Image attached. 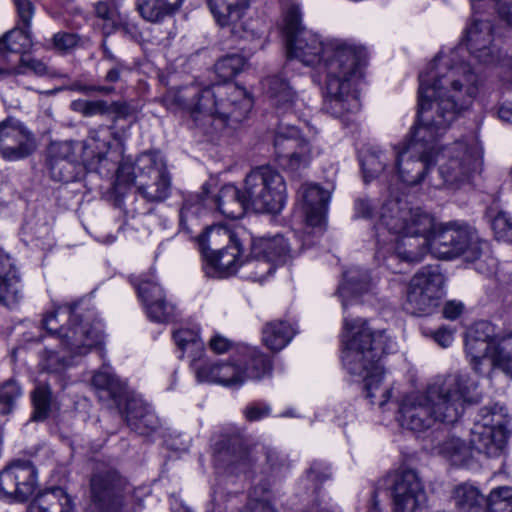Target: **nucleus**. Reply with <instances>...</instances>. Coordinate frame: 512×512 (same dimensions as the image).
<instances>
[{"mask_svg":"<svg viewBox=\"0 0 512 512\" xmlns=\"http://www.w3.org/2000/svg\"><path fill=\"white\" fill-rule=\"evenodd\" d=\"M451 499L459 512H484V505L487 504V498L480 489L469 482L456 485Z\"/></svg>","mask_w":512,"mask_h":512,"instance_id":"nucleus-33","label":"nucleus"},{"mask_svg":"<svg viewBox=\"0 0 512 512\" xmlns=\"http://www.w3.org/2000/svg\"><path fill=\"white\" fill-rule=\"evenodd\" d=\"M270 412L271 409L267 405L253 404L245 409V416L249 421H257L267 417Z\"/></svg>","mask_w":512,"mask_h":512,"instance_id":"nucleus-62","label":"nucleus"},{"mask_svg":"<svg viewBox=\"0 0 512 512\" xmlns=\"http://www.w3.org/2000/svg\"><path fill=\"white\" fill-rule=\"evenodd\" d=\"M507 437V430H494L485 425L474 424L470 434V446L472 450L494 457L503 451Z\"/></svg>","mask_w":512,"mask_h":512,"instance_id":"nucleus-27","label":"nucleus"},{"mask_svg":"<svg viewBox=\"0 0 512 512\" xmlns=\"http://www.w3.org/2000/svg\"><path fill=\"white\" fill-rule=\"evenodd\" d=\"M477 383L467 374L438 379L423 393H411L399 404L397 420L401 427L423 432L436 422L454 423L462 415L465 404L477 401Z\"/></svg>","mask_w":512,"mask_h":512,"instance_id":"nucleus-5","label":"nucleus"},{"mask_svg":"<svg viewBox=\"0 0 512 512\" xmlns=\"http://www.w3.org/2000/svg\"><path fill=\"white\" fill-rule=\"evenodd\" d=\"M47 332L56 335L64 349L79 358L101 347L102 327L92 310L79 312L78 306H55L43 318Z\"/></svg>","mask_w":512,"mask_h":512,"instance_id":"nucleus-7","label":"nucleus"},{"mask_svg":"<svg viewBox=\"0 0 512 512\" xmlns=\"http://www.w3.org/2000/svg\"><path fill=\"white\" fill-rule=\"evenodd\" d=\"M371 281L367 271L350 268L344 273V280L339 285L337 294L345 311L349 303H356L357 297L370 289Z\"/></svg>","mask_w":512,"mask_h":512,"instance_id":"nucleus-30","label":"nucleus"},{"mask_svg":"<svg viewBox=\"0 0 512 512\" xmlns=\"http://www.w3.org/2000/svg\"><path fill=\"white\" fill-rule=\"evenodd\" d=\"M483 80L458 50L439 54L419 75L418 112L411 140L394 151L391 172L406 185L421 183L434 161L438 139L477 98Z\"/></svg>","mask_w":512,"mask_h":512,"instance_id":"nucleus-1","label":"nucleus"},{"mask_svg":"<svg viewBox=\"0 0 512 512\" xmlns=\"http://www.w3.org/2000/svg\"><path fill=\"white\" fill-rule=\"evenodd\" d=\"M22 391L19 385L12 380L5 382L0 388V414H9L15 401L21 396Z\"/></svg>","mask_w":512,"mask_h":512,"instance_id":"nucleus-51","label":"nucleus"},{"mask_svg":"<svg viewBox=\"0 0 512 512\" xmlns=\"http://www.w3.org/2000/svg\"><path fill=\"white\" fill-rule=\"evenodd\" d=\"M37 149L35 135L21 122L12 118L0 122V155L17 161L32 155Z\"/></svg>","mask_w":512,"mask_h":512,"instance_id":"nucleus-21","label":"nucleus"},{"mask_svg":"<svg viewBox=\"0 0 512 512\" xmlns=\"http://www.w3.org/2000/svg\"><path fill=\"white\" fill-rule=\"evenodd\" d=\"M218 210L225 216L239 218L248 209L249 203L244 189L240 190L233 184L224 185L216 196Z\"/></svg>","mask_w":512,"mask_h":512,"instance_id":"nucleus-32","label":"nucleus"},{"mask_svg":"<svg viewBox=\"0 0 512 512\" xmlns=\"http://www.w3.org/2000/svg\"><path fill=\"white\" fill-rule=\"evenodd\" d=\"M446 277L439 265L421 267L410 279L405 297V309L413 315L433 313L445 295Z\"/></svg>","mask_w":512,"mask_h":512,"instance_id":"nucleus-11","label":"nucleus"},{"mask_svg":"<svg viewBox=\"0 0 512 512\" xmlns=\"http://www.w3.org/2000/svg\"><path fill=\"white\" fill-rule=\"evenodd\" d=\"M439 174L443 184L459 187L482 171V154L476 146L457 141L442 148L437 154Z\"/></svg>","mask_w":512,"mask_h":512,"instance_id":"nucleus-13","label":"nucleus"},{"mask_svg":"<svg viewBox=\"0 0 512 512\" xmlns=\"http://www.w3.org/2000/svg\"><path fill=\"white\" fill-rule=\"evenodd\" d=\"M341 360L344 369L364 382L366 397L371 404L384 406L391 389L382 387L384 368L381 359L395 345L384 329L373 328L364 318L344 317L341 335Z\"/></svg>","mask_w":512,"mask_h":512,"instance_id":"nucleus-3","label":"nucleus"},{"mask_svg":"<svg viewBox=\"0 0 512 512\" xmlns=\"http://www.w3.org/2000/svg\"><path fill=\"white\" fill-rule=\"evenodd\" d=\"M124 414L127 425L140 435L149 434L159 426L155 413L140 398L127 397Z\"/></svg>","mask_w":512,"mask_h":512,"instance_id":"nucleus-26","label":"nucleus"},{"mask_svg":"<svg viewBox=\"0 0 512 512\" xmlns=\"http://www.w3.org/2000/svg\"><path fill=\"white\" fill-rule=\"evenodd\" d=\"M14 3L20 21L29 28L34 15L33 3L30 0H14Z\"/></svg>","mask_w":512,"mask_h":512,"instance_id":"nucleus-59","label":"nucleus"},{"mask_svg":"<svg viewBox=\"0 0 512 512\" xmlns=\"http://www.w3.org/2000/svg\"><path fill=\"white\" fill-rule=\"evenodd\" d=\"M29 512H75L71 496L61 487L41 492L31 503Z\"/></svg>","mask_w":512,"mask_h":512,"instance_id":"nucleus-29","label":"nucleus"},{"mask_svg":"<svg viewBox=\"0 0 512 512\" xmlns=\"http://www.w3.org/2000/svg\"><path fill=\"white\" fill-rule=\"evenodd\" d=\"M208 8L221 27H232V33L249 8V0H207Z\"/></svg>","mask_w":512,"mask_h":512,"instance_id":"nucleus-28","label":"nucleus"},{"mask_svg":"<svg viewBox=\"0 0 512 512\" xmlns=\"http://www.w3.org/2000/svg\"><path fill=\"white\" fill-rule=\"evenodd\" d=\"M246 241H252V237L242 226L209 227L199 237V244L206 259V275L224 278L234 274L241 263L242 244Z\"/></svg>","mask_w":512,"mask_h":512,"instance_id":"nucleus-9","label":"nucleus"},{"mask_svg":"<svg viewBox=\"0 0 512 512\" xmlns=\"http://www.w3.org/2000/svg\"><path fill=\"white\" fill-rule=\"evenodd\" d=\"M493 32L491 21L481 19H473L465 30L467 49L480 63L494 64L499 58Z\"/></svg>","mask_w":512,"mask_h":512,"instance_id":"nucleus-23","label":"nucleus"},{"mask_svg":"<svg viewBox=\"0 0 512 512\" xmlns=\"http://www.w3.org/2000/svg\"><path fill=\"white\" fill-rule=\"evenodd\" d=\"M47 159L85 164L81 142H52L47 149Z\"/></svg>","mask_w":512,"mask_h":512,"instance_id":"nucleus-40","label":"nucleus"},{"mask_svg":"<svg viewBox=\"0 0 512 512\" xmlns=\"http://www.w3.org/2000/svg\"><path fill=\"white\" fill-rule=\"evenodd\" d=\"M246 266L251 272L253 280L262 281L275 270L276 263L263 256L257 257L252 254V258L247 261Z\"/></svg>","mask_w":512,"mask_h":512,"instance_id":"nucleus-52","label":"nucleus"},{"mask_svg":"<svg viewBox=\"0 0 512 512\" xmlns=\"http://www.w3.org/2000/svg\"><path fill=\"white\" fill-rule=\"evenodd\" d=\"M282 29L289 58L318 67L325 74L324 110L334 117L359 111L357 85L366 64L365 49L343 39L323 42L319 35L302 26L296 4L285 9Z\"/></svg>","mask_w":512,"mask_h":512,"instance_id":"nucleus-2","label":"nucleus"},{"mask_svg":"<svg viewBox=\"0 0 512 512\" xmlns=\"http://www.w3.org/2000/svg\"><path fill=\"white\" fill-rule=\"evenodd\" d=\"M80 163L47 159L51 177L59 182H71L76 178V168Z\"/></svg>","mask_w":512,"mask_h":512,"instance_id":"nucleus-50","label":"nucleus"},{"mask_svg":"<svg viewBox=\"0 0 512 512\" xmlns=\"http://www.w3.org/2000/svg\"><path fill=\"white\" fill-rule=\"evenodd\" d=\"M275 160L284 170L298 173L307 169L320 149L301 137L296 127H280L274 137Z\"/></svg>","mask_w":512,"mask_h":512,"instance_id":"nucleus-14","label":"nucleus"},{"mask_svg":"<svg viewBox=\"0 0 512 512\" xmlns=\"http://www.w3.org/2000/svg\"><path fill=\"white\" fill-rule=\"evenodd\" d=\"M20 275L10 255L0 249V280Z\"/></svg>","mask_w":512,"mask_h":512,"instance_id":"nucleus-60","label":"nucleus"},{"mask_svg":"<svg viewBox=\"0 0 512 512\" xmlns=\"http://www.w3.org/2000/svg\"><path fill=\"white\" fill-rule=\"evenodd\" d=\"M232 346V341L220 334H215L209 341V348L216 354L226 353Z\"/></svg>","mask_w":512,"mask_h":512,"instance_id":"nucleus-61","label":"nucleus"},{"mask_svg":"<svg viewBox=\"0 0 512 512\" xmlns=\"http://www.w3.org/2000/svg\"><path fill=\"white\" fill-rule=\"evenodd\" d=\"M112 138L121 141L114 132V125H100L90 129L86 139L81 142L86 163H102L108 160Z\"/></svg>","mask_w":512,"mask_h":512,"instance_id":"nucleus-25","label":"nucleus"},{"mask_svg":"<svg viewBox=\"0 0 512 512\" xmlns=\"http://www.w3.org/2000/svg\"><path fill=\"white\" fill-rule=\"evenodd\" d=\"M24 299L20 275L0 280V302L9 309L17 308Z\"/></svg>","mask_w":512,"mask_h":512,"instance_id":"nucleus-43","label":"nucleus"},{"mask_svg":"<svg viewBox=\"0 0 512 512\" xmlns=\"http://www.w3.org/2000/svg\"><path fill=\"white\" fill-rule=\"evenodd\" d=\"M162 101L167 109L186 113L205 133L222 129L229 121L242 122L253 106L248 92L233 83L171 89Z\"/></svg>","mask_w":512,"mask_h":512,"instance_id":"nucleus-4","label":"nucleus"},{"mask_svg":"<svg viewBox=\"0 0 512 512\" xmlns=\"http://www.w3.org/2000/svg\"><path fill=\"white\" fill-rule=\"evenodd\" d=\"M173 338L175 343L181 350H185L190 346L201 348L202 343L199 339L198 329L181 328L174 332Z\"/></svg>","mask_w":512,"mask_h":512,"instance_id":"nucleus-55","label":"nucleus"},{"mask_svg":"<svg viewBox=\"0 0 512 512\" xmlns=\"http://www.w3.org/2000/svg\"><path fill=\"white\" fill-rule=\"evenodd\" d=\"M95 13L104 20L108 29H113L121 21L115 4L99 1L95 4Z\"/></svg>","mask_w":512,"mask_h":512,"instance_id":"nucleus-54","label":"nucleus"},{"mask_svg":"<svg viewBox=\"0 0 512 512\" xmlns=\"http://www.w3.org/2000/svg\"><path fill=\"white\" fill-rule=\"evenodd\" d=\"M394 159V152L388 153L379 148L367 149L361 156L360 162L365 182L379 177L388 168V162Z\"/></svg>","mask_w":512,"mask_h":512,"instance_id":"nucleus-36","label":"nucleus"},{"mask_svg":"<svg viewBox=\"0 0 512 512\" xmlns=\"http://www.w3.org/2000/svg\"><path fill=\"white\" fill-rule=\"evenodd\" d=\"M439 452L455 465L464 464L472 456L471 446L455 436L444 440L439 446Z\"/></svg>","mask_w":512,"mask_h":512,"instance_id":"nucleus-44","label":"nucleus"},{"mask_svg":"<svg viewBox=\"0 0 512 512\" xmlns=\"http://www.w3.org/2000/svg\"><path fill=\"white\" fill-rule=\"evenodd\" d=\"M491 228L497 240L512 243V220L506 212L500 211L492 217Z\"/></svg>","mask_w":512,"mask_h":512,"instance_id":"nucleus-53","label":"nucleus"},{"mask_svg":"<svg viewBox=\"0 0 512 512\" xmlns=\"http://www.w3.org/2000/svg\"><path fill=\"white\" fill-rule=\"evenodd\" d=\"M194 370L199 382L225 387H240L245 383L246 372L240 352L228 361L195 363Z\"/></svg>","mask_w":512,"mask_h":512,"instance_id":"nucleus-22","label":"nucleus"},{"mask_svg":"<svg viewBox=\"0 0 512 512\" xmlns=\"http://www.w3.org/2000/svg\"><path fill=\"white\" fill-rule=\"evenodd\" d=\"M67 89L71 91L81 92L86 95L91 93L110 95L115 92V87L112 85H84L79 82L71 84Z\"/></svg>","mask_w":512,"mask_h":512,"instance_id":"nucleus-57","label":"nucleus"},{"mask_svg":"<svg viewBox=\"0 0 512 512\" xmlns=\"http://www.w3.org/2000/svg\"><path fill=\"white\" fill-rule=\"evenodd\" d=\"M239 352L246 372L245 382L249 379L259 380L271 374L272 363L267 355L252 347H244Z\"/></svg>","mask_w":512,"mask_h":512,"instance_id":"nucleus-34","label":"nucleus"},{"mask_svg":"<svg viewBox=\"0 0 512 512\" xmlns=\"http://www.w3.org/2000/svg\"><path fill=\"white\" fill-rule=\"evenodd\" d=\"M32 46L29 28H15L0 39V53H24Z\"/></svg>","mask_w":512,"mask_h":512,"instance_id":"nucleus-42","label":"nucleus"},{"mask_svg":"<svg viewBox=\"0 0 512 512\" xmlns=\"http://www.w3.org/2000/svg\"><path fill=\"white\" fill-rule=\"evenodd\" d=\"M128 481L116 469H96L89 481L91 507L97 512H120L125 504Z\"/></svg>","mask_w":512,"mask_h":512,"instance_id":"nucleus-15","label":"nucleus"},{"mask_svg":"<svg viewBox=\"0 0 512 512\" xmlns=\"http://www.w3.org/2000/svg\"><path fill=\"white\" fill-rule=\"evenodd\" d=\"M201 209V198L199 196L185 200L180 211L181 224H184L192 216H197Z\"/></svg>","mask_w":512,"mask_h":512,"instance_id":"nucleus-58","label":"nucleus"},{"mask_svg":"<svg viewBox=\"0 0 512 512\" xmlns=\"http://www.w3.org/2000/svg\"><path fill=\"white\" fill-rule=\"evenodd\" d=\"M59 351L45 350L42 355L41 365L42 368L51 374H60L69 367L73 366L77 359V355H72L70 351L64 349L61 345Z\"/></svg>","mask_w":512,"mask_h":512,"instance_id":"nucleus-41","label":"nucleus"},{"mask_svg":"<svg viewBox=\"0 0 512 512\" xmlns=\"http://www.w3.org/2000/svg\"><path fill=\"white\" fill-rule=\"evenodd\" d=\"M258 454H263L267 463L274 465L276 452L264 445L245 446L240 439L228 443H219L214 454L215 466L231 474L248 472L252 465L259 460Z\"/></svg>","mask_w":512,"mask_h":512,"instance_id":"nucleus-17","label":"nucleus"},{"mask_svg":"<svg viewBox=\"0 0 512 512\" xmlns=\"http://www.w3.org/2000/svg\"><path fill=\"white\" fill-rule=\"evenodd\" d=\"M507 422L504 408L498 404H493L480 409L478 419L474 424L485 425V427L494 428V430H507Z\"/></svg>","mask_w":512,"mask_h":512,"instance_id":"nucleus-46","label":"nucleus"},{"mask_svg":"<svg viewBox=\"0 0 512 512\" xmlns=\"http://www.w3.org/2000/svg\"><path fill=\"white\" fill-rule=\"evenodd\" d=\"M264 87L271 104L279 113H286L294 108L298 95L290 84L280 76H271L264 81Z\"/></svg>","mask_w":512,"mask_h":512,"instance_id":"nucleus-31","label":"nucleus"},{"mask_svg":"<svg viewBox=\"0 0 512 512\" xmlns=\"http://www.w3.org/2000/svg\"><path fill=\"white\" fill-rule=\"evenodd\" d=\"M134 184L149 202L163 201L169 195L170 175L165 160L157 153H143L135 163Z\"/></svg>","mask_w":512,"mask_h":512,"instance_id":"nucleus-16","label":"nucleus"},{"mask_svg":"<svg viewBox=\"0 0 512 512\" xmlns=\"http://www.w3.org/2000/svg\"><path fill=\"white\" fill-rule=\"evenodd\" d=\"M380 223L398 235L394 243L381 247L376 258L394 273H400L398 262L418 263L431 252L434 218L420 208H411L401 198L387 199L379 211Z\"/></svg>","mask_w":512,"mask_h":512,"instance_id":"nucleus-6","label":"nucleus"},{"mask_svg":"<svg viewBox=\"0 0 512 512\" xmlns=\"http://www.w3.org/2000/svg\"><path fill=\"white\" fill-rule=\"evenodd\" d=\"M70 109L83 117H94L108 115L110 107H108V102L103 99H76L70 103Z\"/></svg>","mask_w":512,"mask_h":512,"instance_id":"nucleus-48","label":"nucleus"},{"mask_svg":"<svg viewBox=\"0 0 512 512\" xmlns=\"http://www.w3.org/2000/svg\"><path fill=\"white\" fill-rule=\"evenodd\" d=\"M20 63H21V66H19V67L21 69H22V67L28 68L38 76H44V75L48 74V67L41 60L21 57Z\"/></svg>","mask_w":512,"mask_h":512,"instance_id":"nucleus-63","label":"nucleus"},{"mask_svg":"<svg viewBox=\"0 0 512 512\" xmlns=\"http://www.w3.org/2000/svg\"><path fill=\"white\" fill-rule=\"evenodd\" d=\"M53 46L61 52H68L80 46L81 39L75 33L58 32L53 36Z\"/></svg>","mask_w":512,"mask_h":512,"instance_id":"nucleus-56","label":"nucleus"},{"mask_svg":"<svg viewBox=\"0 0 512 512\" xmlns=\"http://www.w3.org/2000/svg\"><path fill=\"white\" fill-rule=\"evenodd\" d=\"M431 336L433 337L434 341L443 348L449 347L454 339L453 331L445 327L437 329L431 334Z\"/></svg>","mask_w":512,"mask_h":512,"instance_id":"nucleus-64","label":"nucleus"},{"mask_svg":"<svg viewBox=\"0 0 512 512\" xmlns=\"http://www.w3.org/2000/svg\"><path fill=\"white\" fill-rule=\"evenodd\" d=\"M251 252L257 257L263 256L275 263H282L289 256L290 247L283 236L275 235L252 241Z\"/></svg>","mask_w":512,"mask_h":512,"instance_id":"nucleus-35","label":"nucleus"},{"mask_svg":"<svg viewBox=\"0 0 512 512\" xmlns=\"http://www.w3.org/2000/svg\"><path fill=\"white\" fill-rule=\"evenodd\" d=\"M92 386L97 392L101 401L114 400L123 392V385L120 380L108 369H103L96 372L92 378Z\"/></svg>","mask_w":512,"mask_h":512,"instance_id":"nucleus-39","label":"nucleus"},{"mask_svg":"<svg viewBox=\"0 0 512 512\" xmlns=\"http://www.w3.org/2000/svg\"><path fill=\"white\" fill-rule=\"evenodd\" d=\"M249 206L258 212H279L286 202L283 176L270 166L253 169L244 180Z\"/></svg>","mask_w":512,"mask_h":512,"instance_id":"nucleus-12","label":"nucleus"},{"mask_svg":"<svg viewBox=\"0 0 512 512\" xmlns=\"http://www.w3.org/2000/svg\"><path fill=\"white\" fill-rule=\"evenodd\" d=\"M295 335V329L286 321L267 323L262 331L263 343L273 351H280L288 345Z\"/></svg>","mask_w":512,"mask_h":512,"instance_id":"nucleus-37","label":"nucleus"},{"mask_svg":"<svg viewBox=\"0 0 512 512\" xmlns=\"http://www.w3.org/2000/svg\"><path fill=\"white\" fill-rule=\"evenodd\" d=\"M37 472L30 461L17 460L0 472V498L27 500L35 491Z\"/></svg>","mask_w":512,"mask_h":512,"instance_id":"nucleus-20","label":"nucleus"},{"mask_svg":"<svg viewBox=\"0 0 512 512\" xmlns=\"http://www.w3.org/2000/svg\"><path fill=\"white\" fill-rule=\"evenodd\" d=\"M138 295L143 301L149 319L167 322L174 312L172 304L165 299L162 288L152 279H143L137 285Z\"/></svg>","mask_w":512,"mask_h":512,"instance_id":"nucleus-24","label":"nucleus"},{"mask_svg":"<svg viewBox=\"0 0 512 512\" xmlns=\"http://www.w3.org/2000/svg\"><path fill=\"white\" fill-rule=\"evenodd\" d=\"M246 65V60L238 54L223 57L215 64V72L219 78L228 81L240 73Z\"/></svg>","mask_w":512,"mask_h":512,"instance_id":"nucleus-47","label":"nucleus"},{"mask_svg":"<svg viewBox=\"0 0 512 512\" xmlns=\"http://www.w3.org/2000/svg\"><path fill=\"white\" fill-rule=\"evenodd\" d=\"M385 485L390 490L394 512H420L426 502L422 480L413 469L389 474Z\"/></svg>","mask_w":512,"mask_h":512,"instance_id":"nucleus-18","label":"nucleus"},{"mask_svg":"<svg viewBox=\"0 0 512 512\" xmlns=\"http://www.w3.org/2000/svg\"><path fill=\"white\" fill-rule=\"evenodd\" d=\"M34 412L32 420L42 421L46 419L50 412L52 391L46 384H39L31 394Z\"/></svg>","mask_w":512,"mask_h":512,"instance_id":"nucleus-45","label":"nucleus"},{"mask_svg":"<svg viewBox=\"0 0 512 512\" xmlns=\"http://www.w3.org/2000/svg\"><path fill=\"white\" fill-rule=\"evenodd\" d=\"M431 253L439 259L463 256L466 261H476L482 254V242L469 227L450 223H437L431 233Z\"/></svg>","mask_w":512,"mask_h":512,"instance_id":"nucleus-10","label":"nucleus"},{"mask_svg":"<svg viewBox=\"0 0 512 512\" xmlns=\"http://www.w3.org/2000/svg\"><path fill=\"white\" fill-rule=\"evenodd\" d=\"M298 193L305 214L302 241L304 245L311 246L323 233L331 193L312 183L303 184Z\"/></svg>","mask_w":512,"mask_h":512,"instance_id":"nucleus-19","label":"nucleus"},{"mask_svg":"<svg viewBox=\"0 0 512 512\" xmlns=\"http://www.w3.org/2000/svg\"><path fill=\"white\" fill-rule=\"evenodd\" d=\"M184 0H137L140 15L149 22H159L175 13Z\"/></svg>","mask_w":512,"mask_h":512,"instance_id":"nucleus-38","label":"nucleus"},{"mask_svg":"<svg viewBox=\"0 0 512 512\" xmlns=\"http://www.w3.org/2000/svg\"><path fill=\"white\" fill-rule=\"evenodd\" d=\"M465 349L475 372L486 374L499 369L512 377V330L478 321L466 333Z\"/></svg>","mask_w":512,"mask_h":512,"instance_id":"nucleus-8","label":"nucleus"},{"mask_svg":"<svg viewBox=\"0 0 512 512\" xmlns=\"http://www.w3.org/2000/svg\"><path fill=\"white\" fill-rule=\"evenodd\" d=\"M487 512H512V488L498 487L487 497Z\"/></svg>","mask_w":512,"mask_h":512,"instance_id":"nucleus-49","label":"nucleus"}]
</instances>
